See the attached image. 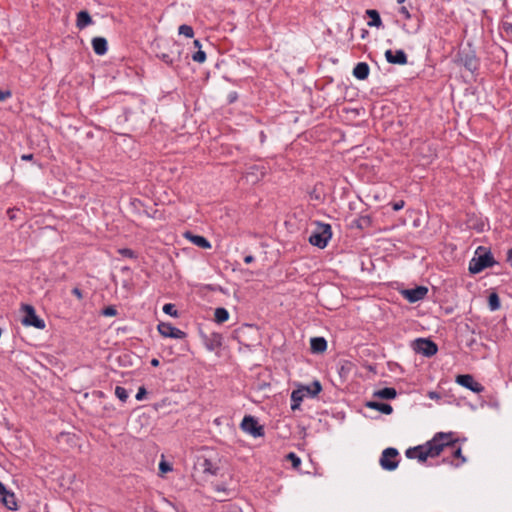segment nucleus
I'll return each mask as SVG.
<instances>
[{
  "label": "nucleus",
  "mask_w": 512,
  "mask_h": 512,
  "mask_svg": "<svg viewBox=\"0 0 512 512\" xmlns=\"http://www.w3.org/2000/svg\"><path fill=\"white\" fill-rule=\"evenodd\" d=\"M92 23V18L87 11H80L77 14L76 25L79 29H83Z\"/></svg>",
  "instance_id": "nucleus-20"
},
{
  "label": "nucleus",
  "mask_w": 512,
  "mask_h": 512,
  "mask_svg": "<svg viewBox=\"0 0 512 512\" xmlns=\"http://www.w3.org/2000/svg\"><path fill=\"white\" fill-rule=\"evenodd\" d=\"M405 0H397L399 4L403 3Z\"/></svg>",
  "instance_id": "nucleus-51"
},
{
  "label": "nucleus",
  "mask_w": 512,
  "mask_h": 512,
  "mask_svg": "<svg viewBox=\"0 0 512 512\" xmlns=\"http://www.w3.org/2000/svg\"><path fill=\"white\" fill-rule=\"evenodd\" d=\"M413 348L417 353L431 357L437 353V345L429 339L419 338L414 341Z\"/></svg>",
  "instance_id": "nucleus-6"
},
{
  "label": "nucleus",
  "mask_w": 512,
  "mask_h": 512,
  "mask_svg": "<svg viewBox=\"0 0 512 512\" xmlns=\"http://www.w3.org/2000/svg\"><path fill=\"white\" fill-rule=\"evenodd\" d=\"M21 159L24 160V161H30L33 159V154H23L21 156Z\"/></svg>",
  "instance_id": "nucleus-44"
},
{
  "label": "nucleus",
  "mask_w": 512,
  "mask_h": 512,
  "mask_svg": "<svg viewBox=\"0 0 512 512\" xmlns=\"http://www.w3.org/2000/svg\"><path fill=\"white\" fill-rule=\"evenodd\" d=\"M456 382L475 393H481L484 390V387L479 382L475 381L473 376L469 374L458 375L456 377Z\"/></svg>",
  "instance_id": "nucleus-8"
},
{
  "label": "nucleus",
  "mask_w": 512,
  "mask_h": 512,
  "mask_svg": "<svg viewBox=\"0 0 512 512\" xmlns=\"http://www.w3.org/2000/svg\"><path fill=\"white\" fill-rule=\"evenodd\" d=\"M428 293V289L424 286H418L414 289H406L402 291V295L409 302L414 303L422 300Z\"/></svg>",
  "instance_id": "nucleus-10"
},
{
  "label": "nucleus",
  "mask_w": 512,
  "mask_h": 512,
  "mask_svg": "<svg viewBox=\"0 0 512 512\" xmlns=\"http://www.w3.org/2000/svg\"><path fill=\"white\" fill-rule=\"evenodd\" d=\"M507 262L512 267V249L508 250V252H507Z\"/></svg>",
  "instance_id": "nucleus-45"
},
{
  "label": "nucleus",
  "mask_w": 512,
  "mask_h": 512,
  "mask_svg": "<svg viewBox=\"0 0 512 512\" xmlns=\"http://www.w3.org/2000/svg\"><path fill=\"white\" fill-rule=\"evenodd\" d=\"M159 469H160V471H161L162 473H166V472L171 471V469H172V468H171V466H170L167 462L162 461V462H160V464H159Z\"/></svg>",
  "instance_id": "nucleus-36"
},
{
  "label": "nucleus",
  "mask_w": 512,
  "mask_h": 512,
  "mask_svg": "<svg viewBox=\"0 0 512 512\" xmlns=\"http://www.w3.org/2000/svg\"><path fill=\"white\" fill-rule=\"evenodd\" d=\"M7 492V489L5 488V486L0 482V495L2 496L3 494H5Z\"/></svg>",
  "instance_id": "nucleus-47"
},
{
  "label": "nucleus",
  "mask_w": 512,
  "mask_h": 512,
  "mask_svg": "<svg viewBox=\"0 0 512 512\" xmlns=\"http://www.w3.org/2000/svg\"><path fill=\"white\" fill-rule=\"evenodd\" d=\"M92 47L97 55H104L107 52V41L103 37H95L92 39Z\"/></svg>",
  "instance_id": "nucleus-16"
},
{
  "label": "nucleus",
  "mask_w": 512,
  "mask_h": 512,
  "mask_svg": "<svg viewBox=\"0 0 512 512\" xmlns=\"http://www.w3.org/2000/svg\"><path fill=\"white\" fill-rule=\"evenodd\" d=\"M185 238L190 240L194 245L203 248V249H209L211 248L210 242L203 236L200 235H194L191 232H186L184 234Z\"/></svg>",
  "instance_id": "nucleus-14"
},
{
  "label": "nucleus",
  "mask_w": 512,
  "mask_h": 512,
  "mask_svg": "<svg viewBox=\"0 0 512 512\" xmlns=\"http://www.w3.org/2000/svg\"><path fill=\"white\" fill-rule=\"evenodd\" d=\"M192 59L195 62L203 63L206 60V54L204 51L199 50L195 54H193Z\"/></svg>",
  "instance_id": "nucleus-34"
},
{
  "label": "nucleus",
  "mask_w": 512,
  "mask_h": 512,
  "mask_svg": "<svg viewBox=\"0 0 512 512\" xmlns=\"http://www.w3.org/2000/svg\"><path fill=\"white\" fill-rule=\"evenodd\" d=\"M399 12L406 18V19H409L410 18V13L408 11V9L405 7V6H402L399 10Z\"/></svg>",
  "instance_id": "nucleus-41"
},
{
  "label": "nucleus",
  "mask_w": 512,
  "mask_h": 512,
  "mask_svg": "<svg viewBox=\"0 0 512 512\" xmlns=\"http://www.w3.org/2000/svg\"><path fill=\"white\" fill-rule=\"evenodd\" d=\"M72 293L78 298V299H82V292L80 291L79 288H74L72 290Z\"/></svg>",
  "instance_id": "nucleus-42"
},
{
  "label": "nucleus",
  "mask_w": 512,
  "mask_h": 512,
  "mask_svg": "<svg viewBox=\"0 0 512 512\" xmlns=\"http://www.w3.org/2000/svg\"><path fill=\"white\" fill-rule=\"evenodd\" d=\"M179 34H182L186 37L192 38L194 35L193 29L191 26L188 25H181L179 27Z\"/></svg>",
  "instance_id": "nucleus-31"
},
{
  "label": "nucleus",
  "mask_w": 512,
  "mask_h": 512,
  "mask_svg": "<svg viewBox=\"0 0 512 512\" xmlns=\"http://www.w3.org/2000/svg\"><path fill=\"white\" fill-rule=\"evenodd\" d=\"M429 397H430V398H432V399H434V398H439V396H438V395H437V393H435V392H430V393H429Z\"/></svg>",
  "instance_id": "nucleus-49"
},
{
  "label": "nucleus",
  "mask_w": 512,
  "mask_h": 512,
  "mask_svg": "<svg viewBox=\"0 0 512 512\" xmlns=\"http://www.w3.org/2000/svg\"><path fill=\"white\" fill-rule=\"evenodd\" d=\"M243 431L251 434L254 437L263 435V428L258 425L257 421L252 416H245L241 423Z\"/></svg>",
  "instance_id": "nucleus-7"
},
{
  "label": "nucleus",
  "mask_w": 512,
  "mask_h": 512,
  "mask_svg": "<svg viewBox=\"0 0 512 512\" xmlns=\"http://www.w3.org/2000/svg\"><path fill=\"white\" fill-rule=\"evenodd\" d=\"M494 258L490 252L474 257L469 264V271L473 274L481 272L487 267L493 266Z\"/></svg>",
  "instance_id": "nucleus-3"
},
{
  "label": "nucleus",
  "mask_w": 512,
  "mask_h": 512,
  "mask_svg": "<svg viewBox=\"0 0 512 512\" xmlns=\"http://www.w3.org/2000/svg\"><path fill=\"white\" fill-rule=\"evenodd\" d=\"M366 14L370 18V21L368 22L370 27H380L382 25L380 15L376 10L369 9L366 11Z\"/></svg>",
  "instance_id": "nucleus-24"
},
{
  "label": "nucleus",
  "mask_w": 512,
  "mask_h": 512,
  "mask_svg": "<svg viewBox=\"0 0 512 512\" xmlns=\"http://www.w3.org/2000/svg\"><path fill=\"white\" fill-rule=\"evenodd\" d=\"M161 58H162V60H163L164 62H166V63H168V64H171V63L173 62V61H172V59H171V58L169 57V55H167V54H163V55L161 56Z\"/></svg>",
  "instance_id": "nucleus-43"
},
{
  "label": "nucleus",
  "mask_w": 512,
  "mask_h": 512,
  "mask_svg": "<svg viewBox=\"0 0 512 512\" xmlns=\"http://www.w3.org/2000/svg\"><path fill=\"white\" fill-rule=\"evenodd\" d=\"M313 353H323L327 349V342L323 337H314L310 341Z\"/></svg>",
  "instance_id": "nucleus-17"
},
{
  "label": "nucleus",
  "mask_w": 512,
  "mask_h": 512,
  "mask_svg": "<svg viewBox=\"0 0 512 512\" xmlns=\"http://www.w3.org/2000/svg\"><path fill=\"white\" fill-rule=\"evenodd\" d=\"M214 316H215V321L217 323H223L228 320L229 313L225 308L220 307V308H216Z\"/></svg>",
  "instance_id": "nucleus-26"
},
{
  "label": "nucleus",
  "mask_w": 512,
  "mask_h": 512,
  "mask_svg": "<svg viewBox=\"0 0 512 512\" xmlns=\"http://www.w3.org/2000/svg\"><path fill=\"white\" fill-rule=\"evenodd\" d=\"M254 261V257L252 255H247L245 258H244V262L246 264H250Z\"/></svg>",
  "instance_id": "nucleus-46"
},
{
  "label": "nucleus",
  "mask_w": 512,
  "mask_h": 512,
  "mask_svg": "<svg viewBox=\"0 0 512 512\" xmlns=\"http://www.w3.org/2000/svg\"><path fill=\"white\" fill-rule=\"evenodd\" d=\"M23 318L22 324L25 326H33L38 329L45 328V323L41 320L35 312V309L31 305L22 306Z\"/></svg>",
  "instance_id": "nucleus-4"
},
{
  "label": "nucleus",
  "mask_w": 512,
  "mask_h": 512,
  "mask_svg": "<svg viewBox=\"0 0 512 512\" xmlns=\"http://www.w3.org/2000/svg\"><path fill=\"white\" fill-rule=\"evenodd\" d=\"M163 311L164 313L170 315V316H173V317H177L178 316V313H177V310L175 309V306L171 303H167L163 306Z\"/></svg>",
  "instance_id": "nucleus-32"
},
{
  "label": "nucleus",
  "mask_w": 512,
  "mask_h": 512,
  "mask_svg": "<svg viewBox=\"0 0 512 512\" xmlns=\"http://www.w3.org/2000/svg\"><path fill=\"white\" fill-rule=\"evenodd\" d=\"M331 236L332 231L329 224L317 223L316 229L309 236V242L313 246L325 248Z\"/></svg>",
  "instance_id": "nucleus-2"
},
{
  "label": "nucleus",
  "mask_w": 512,
  "mask_h": 512,
  "mask_svg": "<svg viewBox=\"0 0 512 512\" xmlns=\"http://www.w3.org/2000/svg\"><path fill=\"white\" fill-rule=\"evenodd\" d=\"M286 459L292 463L294 469H299L301 465V459L293 452L286 455Z\"/></svg>",
  "instance_id": "nucleus-29"
},
{
  "label": "nucleus",
  "mask_w": 512,
  "mask_h": 512,
  "mask_svg": "<svg viewBox=\"0 0 512 512\" xmlns=\"http://www.w3.org/2000/svg\"><path fill=\"white\" fill-rule=\"evenodd\" d=\"M301 388L307 389L306 396H311V397H315L322 390V387H321V384L319 381H314L312 383V385H310V386H301Z\"/></svg>",
  "instance_id": "nucleus-25"
},
{
  "label": "nucleus",
  "mask_w": 512,
  "mask_h": 512,
  "mask_svg": "<svg viewBox=\"0 0 512 512\" xmlns=\"http://www.w3.org/2000/svg\"><path fill=\"white\" fill-rule=\"evenodd\" d=\"M457 61L465 66L469 71H474L477 67V61L475 57L469 53H459Z\"/></svg>",
  "instance_id": "nucleus-13"
},
{
  "label": "nucleus",
  "mask_w": 512,
  "mask_h": 512,
  "mask_svg": "<svg viewBox=\"0 0 512 512\" xmlns=\"http://www.w3.org/2000/svg\"><path fill=\"white\" fill-rule=\"evenodd\" d=\"M11 96L9 90H0V101H4Z\"/></svg>",
  "instance_id": "nucleus-38"
},
{
  "label": "nucleus",
  "mask_w": 512,
  "mask_h": 512,
  "mask_svg": "<svg viewBox=\"0 0 512 512\" xmlns=\"http://www.w3.org/2000/svg\"><path fill=\"white\" fill-rule=\"evenodd\" d=\"M367 407L380 411L383 414L389 415L392 413L393 408L386 403L371 401L367 403Z\"/></svg>",
  "instance_id": "nucleus-21"
},
{
  "label": "nucleus",
  "mask_w": 512,
  "mask_h": 512,
  "mask_svg": "<svg viewBox=\"0 0 512 512\" xmlns=\"http://www.w3.org/2000/svg\"><path fill=\"white\" fill-rule=\"evenodd\" d=\"M115 395L122 401L125 402L128 399V392L124 387L116 386Z\"/></svg>",
  "instance_id": "nucleus-30"
},
{
  "label": "nucleus",
  "mask_w": 512,
  "mask_h": 512,
  "mask_svg": "<svg viewBox=\"0 0 512 512\" xmlns=\"http://www.w3.org/2000/svg\"><path fill=\"white\" fill-rule=\"evenodd\" d=\"M159 333L164 337H170L175 339H183L186 337V333L174 326L170 323H160L158 325Z\"/></svg>",
  "instance_id": "nucleus-9"
},
{
  "label": "nucleus",
  "mask_w": 512,
  "mask_h": 512,
  "mask_svg": "<svg viewBox=\"0 0 512 512\" xmlns=\"http://www.w3.org/2000/svg\"><path fill=\"white\" fill-rule=\"evenodd\" d=\"M103 314L105 316H115L116 315V309L112 306L106 307L103 311Z\"/></svg>",
  "instance_id": "nucleus-37"
},
{
  "label": "nucleus",
  "mask_w": 512,
  "mask_h": 512,
  "mask_svg": "<svg viewBox=\"0 0 512 512\" xmlns=\"http://www.w3.org/2000/svg\"><path fill=\"white\" fill-rule=\"evenodd\" d=\"M306 390L307 389H302L300 387L292 392V394H291V400H292L291 409L292 410H296L299 408L301 402L306 397Z\"/></svg>",
  "instance_id": "nucleus-15"
},
{
  "label": "nucleus",
  "mask_w": 512,
  "mask_h": 512,
  "mask_svg": "<svg viewBox=\"0 0 512 512\" xmlns=\"http://www.w3.org/2000/svg\"><path fill=\"white\" fill-rule=\"evenodd\" d=\"M489 307L492 311L500 308V299L496 293L490 294L488 298Z\"/></svg>",
  "instance_id": "nucleus-27"
},
{
  "label": "nucleus",
  "mask_w": 512,
  "mask_h": 512,
  "mask_svg": "<svg viewBox=\"0 0 512 512\" xmlns=\"http://www.w3.org/2000/svg\"><path fill=\"white\" fill-rule=\"evenodd\" d=\"M397 392L394 388L386 387L374 392L373 396L380 399H394Z\"/></svg>",
  "instance_id": "nucleus-19"
},
{
  "label": "nucleus",
  "mask_w": 512,
  "mask_h": 512,
  "mask_svg": "<svg viewBox=\"0 0 512 512\" xmlns=\"http://www.w3.org/2000/svg\"><path fill=\"white\" fill-rule=\"evenodd\" d=\"M502 30L507 37L512 38V21L505 20L502 24Z\"/></svg>",
  "instance_id": "nucleus-33"
},
{
  "label": "nucleus",
  "mask_w": 512,
  "mask_h": 512,
  "mask_svg": "<svg viewBox=\"0 0 512 512\" xmlns=\"http://www.w3.org/2000/svg\"><path fill=\"white\" fill-rule=\"evenodd\" d=\"M3 504L10 510L17 509V502L14 493L7 491L1 496Z\"/></svg>",
  "instance_id": "nucleus-22"
},
{
  "label": "nucleus",
  "mask_w": 512,
  "mask_h": 512,
  "mask_svg": "<svg viewBox=\"0 0 512 512\" xmlns=\"http://www.w3.org/2000/svg\"><path fill=\"white\" fill-rule=\"evenodd\" d=\"M453 441V433H437L428 442L406 450V457L409 459H417L425 462L428 458L439 456L451 442Z\"/></svg>",
  "instance_id": "nucleus-1"
},
{
  "label": "nucleus",
  "mask_w": 512,
  "mask_h": 512,
  "mask_svg": "<svg viewBox=\"0 0 512 512\" xmlns=\"http://www.w3.org/2000/svg\"><path fill=\"white\" fill-rule=\"evenodd\" d=\"M146 394H147V391H146V389L142 386V387H140V388L138 389V392H137V394H136V399H137L138 401H141V400H143V399H144V397L146 396Z\"/></svg>",
  "instance_id": "nucleus-35"
},
{
  "label": "nucleus",
  "mask_w": 512,
  "mask_h": 512,
  "mask_svg": "<svg viewBox=\"0 0 512 512\" xmlns=\"http://www.w3.org/2000/svg\"><path fill=\"white\" fill-rule=\"evenodd\" d=\"M358 228L363 229L371 225V218L369 216H361L355 221Z\"/></svg>",
  "instance_id": "nucleus-28"
},
{
  "label": "nucleus",
  "mask_w": 512,
  "mask_h": 512,
  "mask_svg": "<svg viewBox=\"0 0 512 512\" xmlns=\"http://www.w3.org/2000/svg\"><path fill=\"white\" fill-rule=\"evenodd\" d=\"M392 207L395 211H398L404 207V201L400 200L398 202H395L393 203Z\"/></svg>",
  "instance_id": "nucleus-40"
},
{
  "label": "nucleus",
  "mask_w": 512,
  "mask_h": 512,
  "mask_svg": "<svg viewBox=\"0 0 512 512\" xmlns=\"http://www.w3.org/2000/svg\"><path fill=\"white\" fill-rule=\"evenodd\" d=\"M151 365L154 366V367H157L159 365V360L156 359V358H153L151 360Z\"/></svg>",
  "instance_id": "nucleus-48"
},
{
  "label": "nucleus",
  "mask_w": 512,
  "mask_h": 512,
  "mask_svg": "<svg viewBox=\"0 0 512 512\" xmlns=\"http://www.w3.org/2000/svg\"><path fill=\"white\" fill-rule=\"evenodd\" d=\"M353 75L359 80L367 79L369 75V66L365 62L358 63L353 69Z\"/></svg>",
  "instance_id": "nucleus-18"
},
{
  "label": "nucleus",
  "mask_w": 512,
  "mask_h": 512,
  "mask_svg": "<svg viewBox=\"0 0 512 512\" xmlns=\"http://www.w3.org/2000/svg\"><path fill=\"white\" fill-rule=\"evenodd\" d=\"M398 451L395 448H386L381 455L380 465L383 469L392 471L398 466Z\"/></svg>",
  "instance_id": "nucleus-5"
},
{
  "label": "nucleus",
  "mask_w": 512,
  "mask_h": 512,
  "mask_svg": "<svg viewBox=\"0 0 512 512\" xmlns=\"http://www.w3.org/2000/svg\"><path fill=\"white\" fill-rule=\"evenodd\" d=\"M119 252H120L123 256H125V257L132 258V257L134 256V253H133V251H132L131 249H127V248H125V249H121V250H119Z\"/></svg>",
  "instance_id": "nucleus-39"
},
{
  "label": "nucleus",
  "mask_w": 512,
  "mask_h": 512,
  "mask_svg": "<svg viewBox=\"0 0 512 512\" xmlns=\"http://www.w3.org/2000/svg\"><path fill=\"white\" fill-rule=\"evenodd\" d=\"M385 57L391 64L405 65L407 63V55L403 50H387Z\"/></svg>",
  "instance_id": "nucleus-12"
},
{
  "label": "nucleus",
  "mask_w": 512,
  "mask_h": 512,
  "mask_svg": "<svg viewBox=\"0 0 512 512\" xmlns=\"http://www.w3.org/2000/svg\"><path fill=\"white\" fill-rule=\"evenodd\" d=\"M456 441L457 440L453 436V441L451 442V444L445 447L443 452L448 451L449 453H451L454 456V459L451 461V464L459 466L460 464L465 462V458L462 456L461 448L455 445Z\"/></svg>",
  "instance_id": "nucleus-11"
},
{
  "label": "nucleus",
  "mask_w": 512,
  "mask_h": 512,
  "mask_svg": "<svg viewBox=\"0 0 512 512\" xmlns=\"http://www.w3.org/2000/svg\"><path fill=\"white\" fill-rule=\"evenodd\" d=\"M194 45H195L196 47H200V42H199V40H194Z\"/></svg>",
  "instance_id": "nucleus-50"
},
{
  "label": "nucleus",
  "mask_w": 512,
  "mask_h": 512,
  "mask_svg": "<svg viewBox=\"0 0 512 512\" xmlns=\"http://www.w3.org/2000/svg\"><path fill=\"white\" fill-rule=\"evenodd\" d=\"M202 470L204 473L210 475H216L218 473L219 467L213 463L210 459L205 458L201 464Z\"/></svg>",
  "instance_id": "nucleus-23"
}]
</instances>
